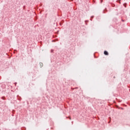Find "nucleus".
I'll list each match as a JSON object with an SVG mask.
<instances>
[{"label": "nucleus", "mask_w": 130, "mask_h": 130, "mask_svg": "<svg viewBox=\"0 0 130 130\" xmlns=\"http://www.w3.org/2000/svg\"><path fill=\"white\" fill-rule=\"evenodd\" d=\"M104 54L105 55H108V52H107V51H104Z\"/></svg>", "instance_id": "1"}, {"label": "nucleus", "mask_w": 130, "mask_h": 130, "mask_svg": "<svg viewBox=\"0 0 130 130\" xmlns=\"http://www.w3.org/2000/svg\"><path fill=\"white\" fill-rule=\"evenodd\" d=\"M70 119H72V118H71V117L70 118Z\"/></svg>", "instance_id": "3"}, {"label": "nucleus", "mask_w": 130, "mask_h": 130, "mask_svg": "<svg viewBox=\"0 0 130 130\" xmlns=\"http://www.w3.org/2000/svg\"><path fill=\"white\" fill-rule=\"evenodd\" d=\"M40 64L41 66V67H43V63H40Z\"/></svg>", "instance_id": "2"}]
</instances>
